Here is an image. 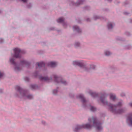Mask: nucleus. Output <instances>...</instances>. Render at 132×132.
<instances>
[{"label": "nucleus", "mask_w": 132, "mask_h": 132, "mask_svg": "<svg viewBox=\"0 0 132 132\" xmlns=\"http://www.w3.org/2000/svg\"><path fill=\"white\" fill-rule=\"evenodd\" d=\"M81 3H81V2H80V3H79V4H81Z\"/></svg>", "instance_id": "c9c22d12"}, {"label": "nucleus", "mask_w": 132, "mask_h": 132, "mask_svg": "<svg viewBox=\"0 0 132 132\" xmlns=\"http://www.w3.org/2000/svg\"><path fill=\"white\" fill-rule=\"evenodd\" d=\"M26 80H28H28H29V79H28V78H27V77H26Z\"/></svg>", "instance_id": "c756f323"}, {"label": "nucleus", "mask_w": 132, "mask_h": 132, "mask_svg": "<svg viewBox=\"0 0 132 132\" xmlns=\"http://www.w3.org/2000/svg\"><path fill=\"white\" fill-rule=\"evenodd\" d=\"M121 95V96H123V95Z\"/></svg>", "instance_id": "e433bc0d"}, {"label": "nucleus", "mask_w": 132, "mask_h": 132, "mask_svg": "<svg viewBox=\"0 0 132 132\" xmlns=\"http://www.w3.org/2000/svg\"><path fill=\"white\" fill-rule=\"evenodd\" d=\"M96 110V108L93 106H91L90 108V110L92 111H94Z\"/></svg>", "instance_id": "412c9836"}, {"label": "nucleus", "mask_w": 132, "mask_h": 132, "mask_svg": "<svg viewBox=\"0 0 132 132\" xmlns=\"http://www.w3.org/2000/svg\"><path fill=\"white\" fill-rule=\"evenodd\" d=\"M21 63L22 64L25 65H27L29 64V63L28 62L24 60H23L22 61H21Z\"/></svg>", "instance_id": "a211bd4d"}, {"label": "nucleus", "mask_w": 132, "mask_h": 132, "mask_svg": "<svg viewBox=\"0 0 132 132\" xmlns=\"http://www.w3.org/2000/svg\"><path fill=\"white\" fill-rule=\"evenodd\" d=\"M92 127V126L89 124H87L82 126L78 125L75 128L76 130H78L79 129L82 128H85L87 129H90Z\"/></svg>", "instance_id": "20e7f679"}, {"label": "nucleus", "mask_w": 132, "mask_h": 132, "mask_svg": "<svg viewBox=\"0 0 132 132\" xmlns=\"http://www.w3.org/2000/svg\"><path fill=\"white\" fill-rule=\"evenodd\" d=\"M88 120L90 122H91L92 121H93V126L96 127L98 130H100L102 129L100 123L96 122V119L95 118L93 117L92 118H89L88 119Z\"/></svg>", "instance_id": "f03ea898"}, {"label": "nucleus", "mask_w": 132, "mask_h": 132, "mask_svg": "<svg viewBox=\"0 0 132 132\" xmlns=\"http://www.w3.org/2000/svg\"><path fill=\"white\" fill-rule=\"evenodd\" d=\"M57 65V63L56 62H50L47 64V65L48 66H50L52 67H55Z\"/></svg>", "instance_id": "423d86ee"}, {"label": "nucleus", "mask_w": 132, "mask_h": 132, "mask_svg": "<svg viewBox=\"0 0 132 132\" xmlns=\"http://www.w3.org/2000/svg\"><path fill=\"white\" fill-rule=\"evenodd\" d=\"M108 1H109V2H110L111 1V0H108Z\"/></svg>", "instance_id": "2f4dec72"}, {"label": "nucleus", "mask_w": 132, "mask_h": 132, "mask_svg": "<svg viewBox=\"0 0 132 132\" xmlns=\"http://www.w3.org/2000/svg\"><path fill=\"white\" fill-rule=\"evenodd\" d=\"M57 92V90H54L53 91V93L54 94H55Z\"/></svg>", "instance_id": "393cba45"}, {"label": "nucleus", "mask_w": 132, "mask_h": 132, "mask_svg": "<svg viewBox=\"0 0 132 132\" xmlns=\"http://www.w3.org/2000/svg\"><path fill=\"white\" fill-rule=\"evenodd\" d=\"M41 80L49 81V79L47 77H40L39 78Z\"/></svg>", "instance_id": "9d476101"}, {"label": "nucleus", "mask_w": 132, "mask_h": 132, "mask_svg": "<svg viewBox=\"0 0 132 132\" xmlns=\"http://www.w3.org/2000/svg\"><path fill=\"white\" fill-rule=\"evenodd\" d=\"M15 69L16 70L19 71L20 70L19 67H16L15 68Z\"/></svg>", "instance_id": "a878e982"}, {"label": "nucleus", "mask_w": 132, "mask_h": 132, "mask_svg": "<svg viewBox=\"0 0 132 132\" xmlns=\"http://www.w3.org/2000/svg\"><path fill=\"white\" fill-rule=\"evenodd\" d=\"M88 20H89V19H87V21H88Z\"/></svg>", "instance_id": "473e14b6"}, {"label": "nucleus", "mask_w": 132, "mask_h": 132, "mask_svg": "<svg viewBox=\"0 0 132 132\" xmlns=\"http://www.w3.org/2000/svg\"><path fill=\"white\" fill-rule=\"evenodd\" d=\"M37 64L39 68L44 66L45 65L44 63L42 62L39 63H37Z\"/></svg>", "instance_id": "1a4fd4ad"}, {"label": "nucleus", "mask_w": 132, "mask_h": 132, "mask_svg": "<svg viewBox=\"0 0 132 132\" xmlns=\"http://www.w3.org/2000/svg\"><path fill=\"white\" fill-rule=\"evenodd\" d=\"M129 105L130 106L132 107V103H130L129 104Z\"/></svg>", "instance_id": "c85d7f7f"}, {"label": "nucleus", "mask_w": 132, "mask_h": 132, "mask_svg": "<svg viewBox=\"0 0 132 132\" xmlns=\"http://www.w3.org/2000/svg\"><path fill=\"white\" fill-rule=\"evenodd\" d=\"M64 21L63 18H60L57 20V21L58 22L61 23L62 22Z\"/></svg>", "instance_id": "f3484780"}, {"label": "nucleus", "mask_w": 132, "mask_h": 132, "mask_svg": "<svg viewBox=\"0 0 132 132\" xmlns=\"http://www.w3.org/2000/svg\"><path fill=\"white\" fill-rule=\"evenodd\" d=\"M110 99L112 100H114L116 97L115 95L112 94H110Z\"/></svg>", "instance_id": "2eb2a0df"}, {"label": "nucleus", "mask_w": 132, "mask_h": 132, "mask_svg": "<svg viewBox=\"0 0 132 132\" xmlns=\"http://www.w3.org/2000/svg\"><path fill=\"white\" fill-rule=\"evenodd\" d=\"M105 54L106 55L108 56L111 54L110 52L109 51H106L105 53Z\"/></svg>", "instance_id": "4be33fe9"}, {"label": "nucleus", "mask_w": 132, "mask_h": 132, "mask_svg": "<svg viewBox=\"0 0 132 132\" xmlns=\"http://www.w3.org/2000/svg\"><path fill=\"white\" fill-rule=\"evenodd\" d=\"M77 3H75V4L76 5H78V4H77Z\"/></svg>", "instance_id": "7c9ffc66"}, {"label": "nucleus", "mask_w": 132, "mask_h": 132, "mask_svg": "<svg viewBox=\"0 0 132 132\" xmlns=\"http://www.w3.org/2000/svg\"><path fill=\"white\" fill-rule=\"evenodd\" d=\"M54 77L55 81L57 82H60L59 81V80H60L61 82L62 83L64 84V85H66V81H63V80L61 79L60 77H57L56 75H54Z\"/></svg>", "instance_id": "39448f33"}, {"label": "nucleus", "mask_w": 132, "mask_h": 132, "mask_svg": "<svg viewBox=\"0 0 132 132\" xmlns=\"http://www.w3.org/2000/svg\"><path fill=\"white\" fill-rule=\"evenodd\" d=\"M14 57L16 58L20 57V54L22 53V52L21 51L20 49L18 48H15L14 49Z\"/></svg>", "instance_id": "7ed1b4c3"}, {"label": "nucleus", "mask_w": 132, "mask_h": 132, "mask_svg": "<svg viewBox=\"0 0 132 132\" xmlns=\"http://www.w3.org/2000/svg\"><path fill=\"white\" fill-rule=\"evenodd\" d=\"M104 97H105L104 95L101 97H100V100L102 103L104 104H107V102L106 101L105 102H104Z\"/></svg>", "instance_id": "f8f14e48"}, {"label": "nucleus", "mask_w": 132, "mask_h": 132, "mask_svg": "<svg viewBox=\"0 0 132 132\" xmlns=\"http://www.w3.org/2000/svg\"><path fill=\"white\" fill-rule=\"evenodd\" d=\"M73 28L74 30H76L78 32L81 31L76 26H74L73 27Z\"/></svg>", "instance_id": "4468645a"}, {"label": "nucleus", "mask_w": 132, "mask_h": 132, "mask_svg": "<svg viewBox=\"0 0 132 132\" xmlns=\"http://www.w3.org/2000/svg\"><path fill=\"white\" fill-rule=\"evenodd\" d=\"M73 64L74 65H77L80 66L81 65V63L78 61H74L73 62Z\"/></svg>", "instance_id": "ddd939ff"}, {"label": "nucleus", "mask_w": 132, "mask_h": 132, "mask_svg": "<svg viewBox=\"0 0 132 132\" xmlns=\"http://www.w3.org/2000/svg\"><path fill=\"white\" fill-rule=\"evenodd\" d=\"M108 26L109 29H112L113 27L112 24L111 22L109 23H108Z\"/></svg>", "instance_id": "dca6fc26"}, {"label": "nucleus", "mask_w": 132, "mask_h": 132, "mask_svg": "<svg viewBox=\"0 0 132 132\" xmlns=\"http://www.w3.org/2000/svg\"><path fill=\"white\" fill-rule=\"evenodd\" d=\"M90 94L91 96H95L97 95V94L95 93L92 92L90 93Z\"/></svg>", "instance_id": "aec40b11"}, {"label": "nucleus", "mask_w": 132, "mask_h": 132, "mask_svg": "<svg viewBox=\"0 0 132 132\" xmlns=\"http://www.w3.org/2000/svg\"><path fill=\"white\" fill-rule=\"evenodd\" d=\"M125 14H127V13H125Z\"/></svg>", "instance_id": "72a5a7b5"}, {"label": "nucleus", "mask_w": 132, "mask_h": 132, "mask_svg": "<svg viewBox=\"0 0 132 132\" xmlns=\"http://www.w3.org/2000/svg\"><path fill=\"white\" fill-rule=\"evenodd\" d=\"M77 97L78 98L81 99L83 102H84L85 101V100L84 98L83 95L82 94H80L77 96Z\"/></svg>", "instance_id": "6e6552de"}, {"label": "nucleus", "mask_w": 132, "mask_h": 132, "mask_svg": "<svg viewBox=\"0 0 132 132\" xmlns=\"http://www.w3.org/2000/svg\"><path fill=\"white\" fill-rule=\"evenodd\" d=\"M16 89H17L19 91L20 93V94H21L22 93V92L23 93H24V90L21 89L19 86H16Z\"/></svg>", "instance_id": "9b49d317"}, {"label": "nucleus", "mask_w": 132, "mask_h": 132, "mask_svg": "<svg viewBox=\"0 0 132 132\" xmlns=\"http://www.w3.org/2000/svg\"><path fill=\"white\" fill-rule=\"evenodd\" d=\"M82 0H80V2H81V1H82Z\"/></svg>", "instance_id": "f704fd0d"}, {"label": "nucleus", "mask_w": 132, "mask_h": 132, "mask_svg": "<svg viewBox=\"0 0 132 132\" xmlns=\"http://www.w3.org/2000/svg\"><path fill=\"white\" fill-rule=\"evenodd\" d=\"M122 105V103H119L118 105H113L112 104H110L109 105L110 106L111 110L114 113L116 114H120L124 112L122 109H119L118 110H116V109Z\"/></svg>", "instance_id": "f257e3e1"}, {"label": "nucleus", "mask_w": 132, "mask_h": 132, "mask_svg": "<svg viewBox=\"0 0 132 132\" xmlns=\"http://www.w3.org/2000/svg\"><path fill=\"white\" fill-rule=\"evenodd\" d=\"M79 45V43H75V45L76 46H78Z\"/></svg>", "instance_id": "bb28decb"}, {"label": "nucleus", "mask_w": 132, "mask_h": 132, "mask_svg": "<svg viewBox=\"0 0 132 132\" xmlns=\"http://www.w3.org/2000/svg\"><path fill=\"white\" fill-rule=\"evenodd\" d=\"M10 61L12 63V64H15V62L14 61V60L13 58L12 59H10Z\"/></svg>", "instance_id": "6ab92c4d"}, {"label": "nucleus", "mask_w": 132, "mask_h": 132, "mask_svg": "<svg viewBox=\"0 0 132 132\" xmlns=\"http://www.w3.org/2000/svg\"><path fill=\"white\" fill-rule=\"evenodd\" d=\"M32 88L33 89H35L36 87V86L35 85H31Z\"/></svg>", "instance_id": "b1692460"}, {"label": "nucleus", "mask_w": 132, "mask_h": 132, "mask_svg": "<svg viewBox=\"0 0 132 132\" xmlns=\"http://www.w3.org/2000/svg\"><path fill=\"white\" fill-rule=\"evenodd\" d=\"M127 121H128L129 122L130 125L132 126V115L131 114L129 115L127 118Z\"/></svg>", "instance_id": "0eeeda50"}, {"label": "nucleus", "mask_w": 132, "mask_h": 132, "mask_svg": "<svg viewBox=\"0 0 132 132\" xmlns=\"http://www.w3.org/2000/svg\"><path fill=\"white\" fill-rule=\"evenodd\" d=\"M23 2H25L27 1V0H22Z\"/></svg>", "instance_id": "cd10ccee"}, {"label": "nucleus", "mask_w": 132, "mask_h": 132, "mask_svg": "<svg viewBox=\"0 0 132 132\" xmlns=\"http://www.w3.org/2000/svg\"><path fill=\"white\" fill-rule=\"evenodd\" d=\"M28 98L31 99L32 98V96L31 95H29L27 96Z\"/></svg>", "instance_id": "5701e85b"}]
</instances>
